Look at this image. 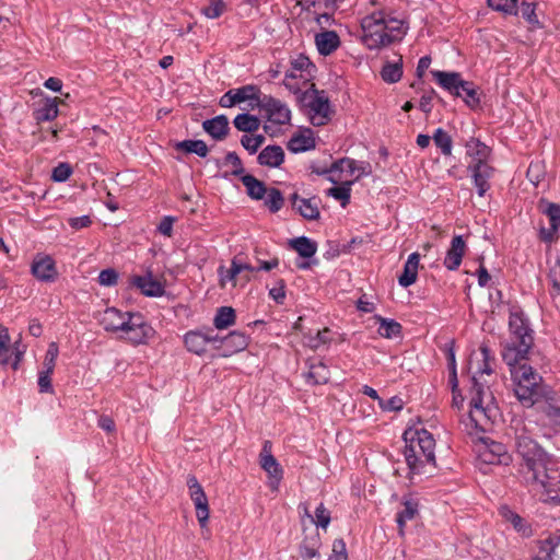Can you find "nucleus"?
Here are the masks:
<instances>
[{
    "label": "nucleus",
    "instance_id": "obj_1",
    "mask_svg": "<svg viewBox=\"0 0 560 560\" xmlns=\"http://www.w3.org/2000/svg\"><path fill=\"white\" fill-rule=\"evenodd\" d=\"M534 343L533 330L524 314L511 312L509 319V336L502 342L501 357L510 368L517 399L525 407L538 402L541 377L524 361Z\"/></svg>",
    "mask_w": 560,
    "mask_h": 560
},
{
    "label": "nucleus",
    "instance_id": "obj_2",
    "mask_svg": "<svg viewBox=\"0 0 560 560\" xmlns=\"http://www.w3.org/2000/svg\"><path fill=\"white\" fill-rule=\"evenodd\" d=\"M493 360L486 345H482L478 351H474L469 358L468 372L472 380L470 409L467 417L462 420V425L471 436L488 431L498 416L494 397L487 386V381L483 380L485 375H491Z\"/></svg>",
    "mask_w": 560,
    "mask_h": 560
},
{
    "label": "nucleus",
    "instance_id": "obj_3",
    "mask_svg": "<svg viewBox=\"0 0 560 560\" xmlns=\"http://www.w3.org/2000/svg\"><path fill=\"white\" fill-rule=\"evenodd\" d=\"M533 427V422L523 419H513L511 422L515 454L520 459V474L524 481L535 489H553L556 483L550 477V456L534 440Z\"/></svg>",
    "mask_w": 560,
    "mask_h": 560
},
{
    "label": "nucleus",
    "instance_id": "obj_4",
    "mask_svg": "<svg viewBox=\"0 0 560 560\" xmlns=\"http://www.w3.org/2000/svg\"><path fill=\"white\" fill-rule=\"evenodd\" d=\"M361 27L362 42L369 49H380L400 40L407 31L402 20L386 16L383 12L365 16Z\"/></svg>",
    "mask_w": 560,
    "mask_h": 560
},
{
    "label": "nucleus",
    "instance_id": "obj_5",
    "mask_svg": "<svg viewBox=\"0 0 560 560\" xmlns=\"http://www.w3.org/2000/svg\"><path fill=\"white\" fill-rule=\"evenodd\" d=\"M406 441L405 458L407 465L413 472H425L427 465L435 467V440L425 429L409 428L405 431Z\"/></svg>",
    "mask_w": 560,
    "mask_h": 560
},
{
    "label": "nucleus",
    "instance_id": "obj_6",
    "mask_svg": "<svg viewBox=\"0 0 560 560\" xmlns=\"http://www.w3.org/2000/svg\"><path fill=\"white\" fill-rule=\"evenodd\" d=\"M298 101L310 109L311 121L314 126H323L329 120L331 109L328 96L324 91L317 90L315 84L311 83L306 86Z\"/></svg>",
    "mask_w": 560,
    "mask_h": 560
},
{
    "label": "nucleus",
    "instance_id": "obj_7",
    "mask_svg": "<svg viewBox=\"0 0 560 560\" xmlns=\"http://www.w3.org/2000/svg\"><path fill=\"white\" fill-rule=\"evenodd\" d=\"M256 106L259 107L269 124L287 125L291 120L290 108L277 98L265 96Z\"/></svg>",
    "mask_w": 560,
    "mask_h": 560
},
{
    "label": "nucleus",
    "instance_id": "obj_8",
    "mask_svg": "<svg viewBox=\"0 0 560 560\" xmlns=\"http://www.w3.org/2000/svg\"><path fill=\"white\" fill-rule=\"evenodd\" d=\"M154 335V329L144 322L139 313H135L120 334V338L132 345L145 343Z\"/></svg>",
    "mask_w": 560,
    "mask_h": 560
},
{
    "label": "nucleus",
    "instance_id": "obj_9",
    "mask_svg": "<svg viewBox=\"0 0 560 560\" xmlns=\"http://www.w3.org/2000/svg\"><path fill=\"white\" fill-rule=\"evenodd\" d=\"M478 455L481 462L490 465H508L511 460L506 447L502 443L488 438H480Z\"/></svg>",
    "mask_w": 560,
    "mask_h": 560
},
{
    "label": "nucleus",
    "instance_id": "obj_10",
    "mask_svg": "<svg viewBox=\"0 0 560 560\" xmlns=\"http://www.w3.org/2000/svg\"><path fill=\"white\" fill-rule=\"evenodd\" d=\"M187 486L189 488V495L196 508V516L203 528L207 526L209 520V504L207 495L195 476H189L187 479Z\"/></svg>",
    "mask_w": 560,
    "mask_h": 560
},
{
    "label": "nucleus",
    "instance_id": "obj_11",
    "mask_svg": "<svg viewBox=\"0 0 560 560\" xmlns=\"http://www.w3.org/2000/svg\"><path fill=\"white\" fill-rule=\"evenodd\" d=\"M271 446L270 441H265L259 455V463L261 468L269 476V487L271 490L277 491L280 480L282 479L283 471L275 456L271 454Z\"/></svg>",
    "mask_w": 560,
    "mask_h": 560
},
{
    "label": "nucleus",
    "instance_id": "obj_12",
    "mask_svg": "<svg viewBox=\"0 0 560 560\" xmlns=\"http://www.w3.org/2000/svg\"><path fill=\"white\" fill-rule=\"evenodd\" d=\"M133 314L129 312L122 313L115 307H108L101 314L100 324L106 331L121 334Z\"/></svg>",
    "mask_w": 560,
    "mask_h": 560
},
{
    "label": "nucleus",
    "instance_id": "obj_13",
    "mask_svg": "<svg viewBox=\"0 0 560 560\" xmlns=\"http://www.w3.org/2000/svg\"><path fill=\"white\" fill-rule=\"evenodd\" d=\"M219 340L218 335L212 330L201 332L197 330L188 331L184 337V342L189 352L201 355L207 351V345Z\"/></svg>",
    "mask_w": 560,
    "mask_h": 560
},
{
    "label": "nucleus",
    "instance_id": "obj_14",
    "mask_svg": "<svg viewBox=\"0 0 560 560\" xmlns=\"http://www.w3.org/2000/svg\"><path fill=\"white\" fill-rule=\"evenodd\" d=\"M33 276L44 282H52L57 278V269L50 256L37 255L32 264Z\"/></svg>",
    "mask_w": 560,
    "mask_h": 560
},
{
    "label": "nucleus",
    "instance_id": "obj_15",
    "mask_svg": "<svg viewBox=\"0 0 560 560\" xmlns=\"http://www.w3.org/2000/svg\"><path fill=\"white\" fill-rule=\"evenodd\" d=\"M130 284L138 288L147 296H162L165 293L163 282L155 279L151 272L144 276L131 277Z\"/></svg>",
    "mask_w": 560,
    "mask_h": 560
},
{
    "label": "nucleus",
    "instance_id": "obj_16",
    "mask_svg": "<svg viewBox=\"0 0 560 560\" xmlns=\"http://www.w3.org/2000/svg\"><path fill=\"white\" fill-rule=\"evenodd\" d=\"M478 195L482 197L490 188L489 178L493 174V168L489 164H468Z\"/></svg>",
    "mask_w": 560,
    "mask_h": 560
},
{
    "label": "nucleus",
    "instance_id": "obj_17",
    "mask_svg": "<svg viewBox=\"0 0 560 560\" xmlns=\"http://www.w3.org/2000/svg\"><path fill=\"white\" fill-rule=\"evenodd\" d=\"M291 203L303 218L306 220H316L319 218V201L316 198H301L298 194L291 197Z\"/></svg>",
    "mask_w": 560,
    "mask_h": 560
},
{
    "label": "nucleus",
    "instance_id": "obj_18",
    "mask_svg": "<svg viewBox=\"0 0 560 560\" xmlns=\"http://www.w3.org/2000/svg\"><path fill=\"white\" fill-rule=\"evenodd\" d=\"M465 242L460 235L453 237L451 247L444 258V266L450 270H456L465 254Z\"/></svg>",
    "mask_w": 560,
    "mask_h": 560
},
{
    "label": "nucleus",
    "instance_id": "obj_19",
    "mask_svg": "<svg viewBox=\"0 0 560 560\" xmlns=\"http://www.w3.org/2000/svg\"><path fill=\"white\" fill-rule=\"evenodd\" d=\"M315 44L320 55L328 56L340 46V38L334 31H323L315 35Z\"/></svg>",
    "mask_w": 560,
    "mask_h": 560
},
{
    "label": "nucleus",
    "instance_id": "obj_20",
    "mask_svg": "<svg viewBox=\"0 0 560 560\" xmlns=\"http://www.w3.org/2000/svg\"><path fill=\"white\" fill-rule=\"evenodd\" d=\"M466 154L470 158L468 164H488L490 149L476 138H471L466 143Z\"/></svg>",
    "mask_w": 560,
    "mask_h": 560
},
{
    "label": "nucleus",
    "instance_id": "obj_21",
    "mask_svg": "<svg viewBox=\"0 0 560 560\" xmlns=\"http://www.w3.org/2000/svg\"><path fill=\"white\" fill-rule=\"evenodd\" d=\"M433 77L439 84L456 96H462L459 88L463 85L464 80L457 72L432 71Z\"/></svg>",
    "mask_w": 560,
    "mask_h": 560
},
{
    "label": "nucleus",
    "instance_id": "obj_22",
    "mask_svg": "<svg viewBox=\"0 0 560 560\" xmlns=\"http://www.w3.org/2000/svg\"><path fill=\"white\" fill-rule=\"evenodd\" d=\"M357 170V162L352 159L343 158L339 161L332 163L330 168L328 170V173L330 176L328 179L332 183H339L342 180L341 174L343 172H347L350 176L354 175ZM322 173H327V171H323Z\"/></svg>",
    "mask_w": 560,
    "mask_h": 560
},
{
    "label": "nucleus",
    "instance_id": "obj_23",
    "mask_svg": "<svg viewBox=\"0 0 560 560\" xmlns=\"http://www.w3.org/2000/svg\"><path fill=\"white\" fill-rule=\"evenodd\" d=\"M203 129L214 139L222 140L229 131V120L224 115L217 116L212 119L205 120Z\"/></svg>",
    "mask_w": 560,
    "mask_h": 560
},
{
    "label": "nucleus",
    "instance_id": "obj_24",
    "mask_svg": "<svg viewBox=\"0 0 560 560\" xmlns=\"http://www.w3.org/2000/svg\"><path fill=\"white\" fill-rule=\"evenodd\" d=\"M284 160V151L279 145H268L258 155V163L268 167H278Z\"/></svg>",
    "mask_w": 560,
    "mask_h": 560
},
{
    "label": "nucleus",
    "instance_id": "obj_25",
    "mask_svg": "<svg viewBox=\"0 0 560 560\" xmlns=\"http://www.w3.org/2000/svg\"><path fill=\"white\" fill-rule=\"evenodd\" d=\"M419 261L420 255L418 253H412L409 255L404 267V272L398 279V282L401 287L407 288L416 282Z\"/></svg>",
    "mask_w": 560,
    "mask_h": 560
},
{
    "label": "nucleus",
    "instance_id": "obj_26",
    "mask_svg": "<svg viewBox=\"0 0 560 560\" xmlns=\"http://www.w3.org/2000/svg\"><path fill=\"white\" fill-rule=\"evenodd\" d=\"M291 66L293 70H298L300 72V80L304 86H308V81L314 77L316 71V67L311 62V60L303 55L298 56L292 60Z\"/></svg>",
    "mask_w": 560,
    "mask_h": 560
},
{
    "label": "nucleus",
    "instance_id": "obj_27",
    "mask_svg": "<svg viewBox=\"0 0 560 560\" xmlns=\"http://www.w3.org/2000/svg\"><path fill=\"white\" fill-rule=\"evenodd\" d=\"M418 515V503L412 499H406L402 502V510L398 512L396 522L399 529V535L404 536L405 525L408 521L413 520Z\"/></svg>",
    "mask_w": 560,
    "mask_h": 560
},
{
    "label": "nucleus",
    "instance_id": "obj_28",
    "mask_svg": "<svg viewBox=\"0 0 560 560\" xmlns=\"http://www.w3.org/2000/svg\"><path fill=\"white\" fill-rule=\"evenodd\" d=\"M320 541L317 535L306 537L299 549V553L302 560H318Z\"/></svg>",
    "mask_w": 560,
    "mask_h": 560
},
{
    "label": "nucleus",
    "instance_id": "obj_29",
    "mask_svg": "<svg viewBox=\"0 0 560 560\" xmlns=\"http://www.w3.org/2000/svg\"><path fill=\"white\" fill-rule=\"evenodd\" d=\"M26 347L21 345V341H16L13 346V354L14 360L12 361V368L16 370L19 368L20 362L25 353ZM11 349L10 346L0 348V364H9L11 363Z\"/></svg>",
    "mask_w": 560,
    "mask_h": 560
},
{
    "label": "nucleus",
    "instance_id": "obj_30",
    "mask_svg": "<svg viewBox=\"0 0 560 560\" xmlns=\"http://www.w3.org/2000/svg\"><path fill=\"white\" fill-rule=\"evenodd\" d=\"M233 124L237 130L243 132H255L260 127L259 118L247 113L238 114Z\"/></svg>",
    "mask_w": 560,
    "mask_h": 560
},
{
    "label": "nucleus",
    "instance_id": "obj_31",
    "mask_svg": "<svg viewBox=\"0 0 560 560\" xmlns=\"http://www.w3.org/2000/svg\"><path fill=\"white\" fill-rule=\"evenodd\" d=\"M290 246L298 252L303 258H310L315 255L317 245L305 236H301L290 241Z\"/></svg>",
    "mask_w": 560,
    "mask_h": 560
},
{
    "label": "nucleus",
    "instance_id": "obj_32",
    "mask_svg": "<svg viewBox=\"0 0 560 560\" xmlns=\"http://www.w3.org/2000/svg\"><path fill=\"white\" fill-rule=\"evenodd\" d=\"M242 183L246 187L247 194L250 198L259 200L262 199L267 189L262 182L258 180L252 175H243Z\"/></svg>",
    "mask_w": 560,
    "mask_h": 560
},
{
    "label": "nucleus",
    "instance_id": "obj_33",
    "mask_svg": "<svg viewBox=\"0 0 560 560\" xmlns=\"http://www.w3.org/2000/svg\"><path fill=\"white\" fill-rule=\"evenodd\" d=\"M330 376L328 368L323 362L311 364L306 374L307 381L313 384H325Z\"/></svg>",
    "mask_w": 560,
    "mask_h": 560
},
{
    "label": "nucleus",
    "instance_id": "obj_34",
    "mask_svg": "<svg viewBox=\"0 0 560 560\" xmlns=\"http://www.w3.org/2000/svg\"><path fill=\"white\" fill-rule=\"evenodd\" d=\"M289 150L292 152H304L307 150H311L315 148V140L312 137L311 132L308 133H301L298 136H294L289 141Z\"/></svg>",
    "mask_w": 560,
    "mask_h": 560
},
{
    "label": "nucleus",
    "instance_id": "obj_35",
    "mask_svg": "<svg viewBox=\"0 0 560 560\" xmlns=\"http://www.w3.org/2000/svg\"><path fill=\"white\" fill-rule=\"evenodd\" d=\"M221 342L230 349L231 352H238L246 348L247 338L243 332L233 331L221 339Z\"/></svg>",
    "mask_w": 560,
    "mask_h": 560
},
{
    "label": "nucleus",
    "instance_id": "obj_36",
    "mask_svg": "<svg viewBox=\"0 0 560 560\" xmlns=\"http://www.w3.org/2000/svg\"><path fill=\"white\" fill-rule=\"evenodd\" d=\"M235 322V312L232 307L222 306L218 310V313L213 319V325L218 329H225L233 325Z\"/></svg>",
    "mask_w": 560,
    "mask_h": 560
},
{
    "label": "nucleus",
    "instance_id": "obj_37",
    "mask_svg": "<svg viewBox=\"0 0 560 560\" xmlns=\"http://www.w3.org/2000/svg\"><path fill=\"white\" fill-rule=\"evenodd\" d=\"M380 323L378 334L384 338H395L400 335L401 325L395 320L376 317Z\"/></svg>",
    "mask_w": 560,
    "mask_h": 560
},
{
    "label": "nucleus",
    "instance_id": "obj_38",
    "mask_svg": "<svg viewBox=\"0 0 560 560\" xmlns=\"http://www.w3.org/2000/svg\"><path fill=\"white\" fill-rule=\"evenodd\" d=\"M177 150L185 151L187 153H196L197 155L205 158L208 154V147L202 140H185L176 144Z\"/></svg>",
    "mask_w": 560,
    "mask_h": 560
},
{
    "label": "nucleus",
    "instance_id": "obj_39",
    "mask_svg": "<svg viewBox=\"0 0 560 560\" xmlns=\"http://www.w3.org/2000/svg\"><path fill=\"white\" fill-rule=\"evenodd\" d=\"M353 180L342 182L340 186L331 187L327 190V195L341 201V206L346 207L350 199L351 186Z\"/></svg>",
    "mask_w": 560,
    "mask_h": 560
},
{
    "label": "nucleus",
    "instance_id": "obj_40",
    "mask_svg": "<svg viewBox=\"0 0 560 560\" xmlns=\"http://www.w3.org/2000/svg\"><path fill=\"white\" fill-rule=\"evenodd\" d=\"M58 100L49 98L44 106L37 110L36 118L39 121H49L58 116Z\"/></svg>",
    "mask_w": 560,
    "mask_h": 560
},
{
    "label": "nucleus",
    "instance_id": "obj_41",
    "mask_svg": "<svg viewBox=\"0 0 560 560\" xmlns=\"http://www.w3.org/2000/svg\"><path fill=\"white\" fill-rule=\"evenodd\" d=\"M237 103H243L246 101H255V105L260 102L258 97L259 90L255 85H245L240 89H233ZM255 105H252V108H254Z\"/></svg>",
    "mask_w": 560,
    "mask_h": 560
},
{
    "label": "nucleus",
    "instance_id": "obj_42",
    "mask_svg": "<svg viewBox=\"0 0 560 560\" xmlns=\"http://www.w3.org/2000/svg\"><path fill=\"white\" fill-rule=\"evenodd\" d=\"M459 92H462L460 97L464 98L469 107L475 108L479 105V93L472 83L464 81L463 85L459 88Z\"/></svg>",
    "mask_w": 560,
    "mask_h": 560
},
{
    "label": "nucleus",
    "instance_id": "obj_43",
    "mask_svg": "<svg viewBox=\"0 0 560 560\" xmlns=\"http://www.w3.org/2000/svg\"><path fill=\"white\" fill-rule=\"evenodd\" d=\"M434 143L436 147H439L444 155H451L452 154V138L451 136L444 131L443 129L439 128L435 130L432 137Z\"/></svg>",
    "mask_w": 560,
    "mask_h": 560
},
{
    "label": "nucleus",
    "instance_id": "obj_44",
    "mask_svg": "<svg viewBox=\"0 0 560 560\" xmlns=\"http://www.w3.org/2000/svg\"><path fill=\"white\" fill-rule=\"evenodd\" d=\"M381 74L383 80L388 83H395L399 81L402 75L401 59H399V62L386 63L383 67Z\"/></svg>",
    "mask_w": 560,
    "mask_h": 560
},
{
    "label": "nucleus",
    "instance_id": "obj_45",
    "mask_svg": "<svg viewBox=\"0 0 560 560\" xmlns=\"http://www.w3.org/2000/svg\"><path fill=\"white\" fill-rule=\"evenodd\" d=\"M534 560H560V538L551 546L540 547Z\"/></svg>",
    "mask_w": 560,
    "mask_h": 560
},
{
    "label": "nucleus",
    "instance_id": "obj_46",
    "mask_svg": "<svg viewBox=\"0 0 560 560\" xmlns=\"http://www.w3.org/2000/svg\"><path fill=\"white\" fill-rule=\"evenodd\" d=\"M218 273L220 277V285L222 288L225 287L226 282H232V285H236V277L240 275V269L236 268L235 262H231V267L228 269L224 266H220L218 269Z\"/></svg>",
    "mask_w": 560,
    "mask_h": 560
},
{
    "label": "nucleus",
    "instance_id": "obj_47",
    "mask_svg": "<svg viewBox=\"0 0 560 560\" xmlns=\"http://www.w3.org/2000/svg\"><path fill=\"white\" fill-rule=\"evenodd\" d=\"M265 195H266L265 203L269 208L270 211L277 212L282 208L284 199H283L280 190H278L276 188H270V189H267Z\"/></svg>",
    "mask_w": 560,
    "mask_h": 560
},
{
    "label": "nucleus",
    "instance_id": "obj_48",
    "mask_svg": "<svg viewBox=\"0 0 560 560\" xmlns=\"http://www.w3.org/2000/svg\"><path fill=\"white\" fill-rule=\"evenodd\" d=\"M226 10L225 0H209V5L201 10V13L208 19H218Z\"/></svg>",
    "mask_w": 560,
    "mask_h": 560
},
{
    "label": "nucleus",
    "instance_id": "obj_49",
    "mask_svg": "<svg viewBox=\"0 0 560 560\" xmlns=\"http://www.w3.org/2000/svg\"><path fill=\"white\" fill-rule=\"evenodd\" d=\"M500 514L506 522H510L517 532L523 534L526 533L524 520L518 514L514 513L508 506H502L500 509Z\"/></svg>",
    "mask_w": 560,
    "mask_h": 560
},
{
    "label": "nucleus",
    "instance_id": "obj_50",
    "mask_svg": "<svg viewBox=\"0 0 560 560\" xmlns=\"http://www.w3.org/2000/svg\"><path fill=\"white\" fill-rule=\"evenodd\" d=\"M488 5L495 11L503 12L505 14L517 13V0H487Z\"/></svg>",
    "mask_w": 560,
    "mask_h": 560
},
{
    "label": "nucleus",
    "instance_id": "obj_51",
    "mask_svg": "<svg viewBox=\"0 0 560 560\" xmlns=\"http://www.w3.org/2000/svg\"><path fill=\"white\" fill-rule=\"evenodd\" d=\"M59 354L58 345L56 342H50L48 349L46 351L44 362H43V371L54 372L56 360Z\"/></svg>",
    "mask_w": 560,
    "mask_h": 560
},
{
    "label": "nucleus",
    "instance_id": "obj_52",
    "mask_svg": "<svg viewBox=\"0 0 560 560\" xmlns=\"http://www.w3.org/2000/svg\"><path fill=\"white\" fill-rule=\"evenodd\" d=\"M330 340V330L325 328L317 331L316 336L308 337L307 346L312 349H318L320 346L329 343Z\"/></svg>",
    "mask_w": 560,
    "mask_h": 560
},
{
    "label": "nucleus",
    "instance_id": "obj_53",
    "mask_svg": "<svg viewBox=\"0 0 560 560\" xmlns=\"http://www.w3.org/2000/svg\"><path fill=\"white\" fill-rule=\"evenodd\" d=\"M313 522L324 529L327 528V526L330 523V513L329 511L324 506V504H319L316 508L315 511V517L313 518Z\"/></svg>",
    "mask_w": 560,
    "mask_h": 560
},
{
    "label": "nucleus",
    "instance_id": "obj_54",
    "mask_svg": "<svg viewBox=\"0 0 560 560\" xmlns=\"http://www.w3.org/2000/svg\"><path fill=\"white\" fill-rule=\"evenodd\" d=\"M118 273L115 269L108 268L100 272L98 283L104 287H112L117 283Z\"/></svg>",
    "mask_w": 560,
    "mask_h": 560
},
{
    "label": "nucleus",
    "instance_id": "obj_55",
    "mask_svg": "<svg viewBox=\"0 0 560 560\" xmlns=\"http://www.w3.org/2000/svg\"><path fill=\"white\" fill-rule=\"evenodd\" d=\"M380 407L384 411H399L404 407V400L398 396H394L387 400L380 399Z\"/></svg>",
    "mask_w": 560,
    "mask_h": 560
},
{
    "label": "nucleus",
    "instance_id": "obj_56",
    "mask_svg": "<svg viewBox=\"0 0 560 560\" xmlns=\"http://www.w3.org/2000/svg\"><path fill=\"white\" fill-rule=\"evenodd\" d=\"M72 173V168L67 163H60L52 171V179L56 182H65L67 180Z\"/></svg>",
    "mask_w": 560,
    "mask_h": 560
},
{
    "label": "nucleus",
    "instance_id": "obj_57",
    "mask_svg": "<svg viewBox=\"0 0 560 560\" xmlns=\"http://www.w3.org/2000/svg\"><path fill=\"white\" fill-rule=\"evenodd\" d=\"M52 372L40 371L38 375V386L42 393H52L50 375Z\"/></svg>",
    "mask_w": 560,
    "mask_h": 560
},
{
    "label": "nucleus",
    "instance_id": "obj_58",
    "mask_svg": "<svg viewBox=\"0 0 560 560\" xmlns=\"http://www.w3.org/2000/svg\"><path fill=\"white\" fill-rule=\"evenodd\" d=\"M225 161H226V164H230L231 166H233V171H232L233 175L237 176L243 173L244 170L242 166L241 159L238 158V155L235 152L228 153L225 156Z\"/></svg>",
    "mask_w": 560,
    "mask_h": 560
},
{
    "label": "nucleus",
    "instance_id": "obj_59",
    "mask_svg": "<svg viewBox=\"0 0 560 560\" xmlns=\"http://www.w3.org/2000/svg\"><path fill=\"white\" fill-rule=\"evenodd\" d=\"M269 295L278 303L282 304L285 299V284L283 280L278 281V285L269 290Z\"/></svg>",
    "mask_w": 560,
    "mask_h": 560
},
{
    "label": "nucleus",
    "instance_id": "obj_60",
    "mask_svg": "<svg viewBox=\"0 0 560 560\" xmlns=\"http://www.w3.org/2000/svg\"><path fill=\"white\" fill-rule=\"evenodd\" d=\"M523 18L533 25L538 24L535 8L530 3H523L521 9Z\"/></svg>",
    "mask_w": 560,
    "mask_h": 560
},
{
    "label": "nucleus",
    "instance_id": "obj_61",
    "mask_svg": "<svg viewBox=\"0 0 560 560\" xmlns=\"http://www.w3.org/2000/svg\"><path fill=\"white\" fill-rule=\"evenodd\" d=\"M330 558L348 559L346 544L342 539H336L332 544V555Z\"/></svg>",
    "mask_w": 560,
    "mask_h": 560
},
{
    "label": "nucleus",
    "instance_id": "obj_62",
    "mask_svg": "<svg viewBox=\"0 0 560 560\" xmlns=\"http://www.w3.org/2000/svg\"><path fill=\"white\" fill-rule=\"evenodd\" d=\"M547 214L549 215L553 228L560 226V206L550 203L547 209Z\"/></svg>",
    "mask_w": 560,
    "mask_h": 560
},
{
    "label": "nucleus",
    "instance_id": "obj_63",
    "mask_svg": "<svg viewBox=\"0 0 560 560\" xmlns=\"http://www.w3.org/2000/svg\"><path fill=\"white\" fill-rule=\"evenodd\" d=\"M174 221L175 219L172 217H164L158 226L159 232L170 237L172 235Z\"/></svg>",
    "mask_w": 560,
    "mask_h": 560
},
{
    "label": "nucleus",
    "instance_id": "obj_64",
    "mask_svg": "<svg viewBox=\"0 0 560 560\" xmlns=\"http://www.w3.org/2000/svg\"><path fill=\"white\" fill-rule=\"evenodd\" d=\"M219 104L221 107L224 108H230L238 104L234 91L230 90L225 94H223L219 101Z\"/></svg>",
    "mask_w": 560,
    "mask_h": 560
}]
</instances>
